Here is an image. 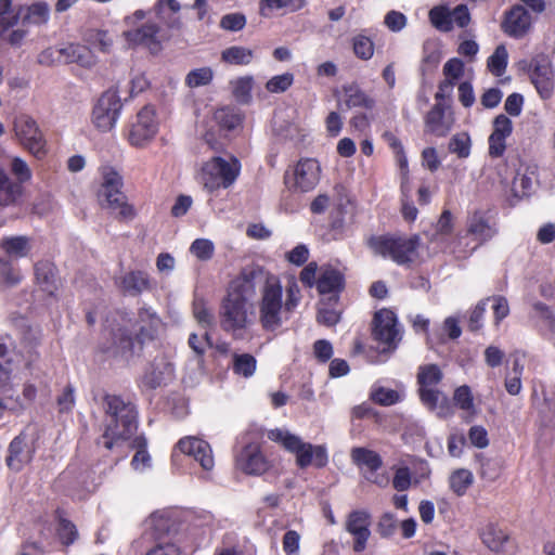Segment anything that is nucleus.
I'll return each instance as SVG.
<instances>
[{"label": "nucleus", "mask_w": 555, "mask_h": 555, "mask_svg": "<svg viewBox=\"0 0 555 555\" xmlns=\"http://www.w3.org/2000/svg\"><path fill=\"white\" fill-rule=\"evenodd\" d=\"M113 343L102 348L103 352H112L114 356L129 358L134 353L137 340L132 338L128 328H118L117 332H111Z\"/></svg>", "instance_id": "7c9ffc66"}, {"label": "nucleus", "mask_w": 555, "mask_h": 555, "mask_svg": "<svg viewBox=\"0 0 555 555\" xmlns=\"http://www.w3.org/2000/svg\"><path fill=\"white\" fill-rule=\"evenodd\" d=\"M320 171L318 160L312 158L299 160L294 171L295 186L301 192L311 191L319 183Z\"/></svg>", "instance_id": "aec40b11"}, {"label": "nucleus", "mask_w": 555, "mask_h": 555, "mask_svg": "<svg viewBox=\"0 0 555 555\" xmlns=\"http://www.w3.org/2000/svg\"><path fill=\"white\" fill-rule=\"evenodd\" d=\"M100 204L103 208L108 209L118 221H130L135 218V209L128 203L125 193L117 194L115 197Z\"/></svg>", "instance_id": "2f4dec72"}, {"label": "nucleus", "mask_w": 555, "mask_h": 555, "mask_svg": "<svg viewBox=\"0 0 555 555\" xmlns=\"http://www.w3.org/2000/svg\"><path fill=\"white\" fill-rule=\"evenodd\" d=\"M193 315L203 327L214 325L215 317L211 310L207 308L206 301L202 298L193 301Z\"/></svg>", "instance_id": "4d7b16f0"}, {"label": "nucleus", "mask_w": 555, "mask_h": 555, "mask_svg": "<svg viewBox=\"0 0 555 555\" xmlns=\"http://www.w3.org/2000/svg\"><path fill=\"white\" fill-rule=\"evenodd\" d=\"M35 278L40 289L49 296H54L61 286L56 267L49 260H40L35 264Z\"/></svg>", "instance_id": "b1692460"}, {"label": "nucleus", "mask_w": 555, "mask_h": 555, "mask_svg": "<svg viewBox=\"0 0 555 555\" xmlns=\"http://www.w3.org/2000/svg\"><path fill=\"white\" fill-rule=\"evenodd\" d=\"M371 513L366 509H354L347 516L345 529L353 537L352 548L356 553H361L366 548L371 537Z\"/></svg>", "instance_id": "ddd939ff"}, {"label": "nucleus", "mask_w": 555, "mask_h": 555, "mask_svg": "<svg viewBox=\"0 0 555 555\" xmlns=\"http://www.w3.org/2000/svg\"><path fill=\"white\" fill-rule=\"evenodd\" d=\"M23 11L22 7L13 8L12 0H0V37L17 24Z\"/></svg>", "instance_id": "ea45409f"}, {"label": "nucleus", "mask_w": 555, "mask_h": 555, "mask_svg": "<svg viewBox=\"0 0 555 555\" xmlns=\"http://www.w3.org/2000/svg\"><path fill=\"white\" fill-rule=\"evenodd\" d=\"M279 288H280V295H279V301H278V309L276 314L273 317L272 320H269L268 323L264 321V319H261V326L264 331L274 332L278 328H280L284 321H287L291 318V314L294 312V310L297 308V306L300 302L301 295H300V288L298 284L293 281L286 286V299L283 301V287L281 284V281L279 280Z\"/></svg>", "instance_id": "9b49d317"}, {"label": "nucleus", "mask_w": 555, "mask_h": 555, "mask_svg": "<svg viewBox=\"0 0 555 555\" xmlns=\"http://www.w3.org/2000/svg\"><path fill=\"white\" fill-rule=\"evenodd\" d=\"M442 377L443 374L437 364H425L418 369L417 383L420 387H435Z\"/></svg>", "instance_id": "37998d69"}, {"label": "nucleus", "mask_w": 555, "mask_h": 555, "mask_svg": "<svg viewBox=\"0 0 555 555\" xmlns=\"http://www.w3.org/2000/svg\"><path fill=\"white\" fill-rule=\"evenodd\" d=\"M470 140L466 133L455 134L449 142V150L457 154L459 157L465 158L469 155Z\"/></svg>", "instance_id": "e2e57ef3"}, {"label": "nucleus", "mask_w": 555, "mask_h": 555, "mask_svg": "<svg viewBox=\"0 0 555 555\" xmlns=\"http://www.w3.org/2000/svg\"><path fill=\"white\" fill-rule=\"evenodd\" d=\"M472 483L473 474L468 469H456L450 476V487L457 495L465 494Z\"/></svg>", "instance_id": "8fccbe9b"}, {"label": "nucleus", "mask_w": 555, "mask_h": 555, "mask_svg": "<svg viewBox=\"0 0 555 555\" xmlns=\"http://www.w3.org/2000/svg\"><path fill=\"white\" fill-rule=\"evenodd\" d=\"M293 74L285 73L269 79L268 82L266 83V88L271 93H281L286 91L293 85Z\"/></svg>", "instance_id": "680f3d73"}, {"label": "nucleus", "mask_w": 555, "mask_h": 555, "mask_svg": "<svg viewBox=\"0 0 555 555\" xmlns=\"http://www.w3.org/2000/svg\"><path fill=\"white\" fill-rule=\"evenodd\" d=\"M15 345L10 335L0 336V384L2 395L8 397L11 392L12 353Z\"/></svg>", "instance_id": "5701e85b"}, {"label": "nucleus", "mask_w": 555, "mask_h": 555, "mask_svg": "<svg viewBox=\"0 0 555 555\" xmlns=\"http://www.w3.org/2000/svg\"><path fill=\"white\" fill-rule=\"evenodd\" d=\"M372 250L383 257H389L400 266H408L417 258L420 247L418 235L412 236H376L369 240Z\"/></svg>", "instance_id": "20e7f679"}, {"label": "nucleus", "mask_w": 555, "mask_h": 555, "mask_svg": "<svg viewBox=\"0 0 555 555\" xmlns=\"http://www.w3.org/2000/svg\"><path fill=\"white\" fill-rule=\"evenodd\" d=\"M257 361L249 353L233 356V372L244 377H250L256 371Z\"/></svg>", "instance_id": "de8ad7c7"}, {"label": "nucleus", "mask_w": 555, "mask_h": 555, "mask_svg": "<svg viewBox=\"0 0 555 555\" xmlns=\"http://www.w3.org/2000/svg\"><path fill=\"white\" fill-rule=\"evenodd\" d=\"M215 120L221 128L233 130L241 125L242 116L234 107H222L215 112Z\"/></svg>", "instance_id": "79ce46f5"}, {"label": "nucleus", "mask_w": 555, "mask_h": 555, "mask_svg": "<svg viewBox=\"0 0 555 555\" xmlns=\"http://www.w3.org/2000/svg\"><path fill=\"white\" fill-rule=\"evenodd\" d=\"M533 189V182L531 177L525 173H517L513 180V191L516 196L524 197L528 196Z\"/></svg>", "instance_id": "69168bd1"}, {"label": "nucleus", "mask_w": 555, "mask_h": 555, "mask_svg": "<svg viewBox=\"0 0 555 555\" xmlns=\"http://www.w3.org/2000/svg\"><path fill=\"white\" fill-rule=\"evenodd\" d=\"M334 192L336 198L330 216V225L335 231H343L346 224V216L353 215V206L343 185L336 184Z\"/></svg>", "instance_id": "412c9836"}, {"label": "nucleus", "mask_w": 555, "mask_h": 555, "mask_svg": "<svg viewBox=\"0 0 555 555\" xmlns=\"http://www.w3.org/2000/svg\"><path fill=\"white\" fill-rule=\"evenodd\" d=\"M300 535L295 530H288L283 535V550L286 555H298Z\"/></svg>", "instance_id": "774afa93"}, {"label": "nucleus", "mask_w": 555, "mask_h": 555, "mask_svg": "<svg viewBox=\"0 0 555 555\" xmlns=\"http://www.w3.org/2000/svg\"><path fill=\"white\" fill-rule=\"evenodd\" d=\"M350 459L359 468H366L372 473L377 472L383 466L382 456L377 452L364 447L352 448Z\"/></svg>", "instance_id": "473e14b6"}, {"label": "nucleus", "mask_w": 555, "mask_h": 555, "mask_svg": "<svg viewBox=\"0 0 555 555\" xmlns=\"http://www.w3.org/2000/svg\"><path fill=\"white\" fill-rule=\"evenodd\" d=\"M345 94L344 105L347 109L354 107H363L372 109L375 106V101L369 96L357 83L343 86Z\"/></svg>", "instance_id": "f704fd0d"}, {"label": "nucleus", "mask_w": 555, "mask_h": 555, "mask_svg": "<svg viewBox=\"0 0 555 555\" xmlns=\"http://www.w3.org/2000/svg\"><path fill=\"white\" fill-rule=\"evenodd\" d=\"M338 300V295H332L319 304L317 313L319 324L334 326L340 321V312L336 309Z\"/></svg>", "instance_id": "e433bc0d"}, {"label": "nucleus", "mask_w": 555, "mask_h": 555, "mask_svg": "<svg viewBox=\"0 0 555 555\" xmlns=\"http://www.w3.org/2000/svg\"><path fill=\"white\" fill-rule=\"evenodd\" d=\"M429 20L435 28L441 31H450L453 28L451 11L444 7H435L429 11Z\"/></svg>", "instance_id": "09e8293b"}, {"label": "nucleus", "mask_w": 555, "mask_h": 555, "mask_svg": "<svg viewBox=\"0 0 555 555\" xmlns=\"http://www.w3.org/2000/svg\"><path fill=\"white\" fill-rule=\"evenodd\" d=\"M0 248L10 257L23 258L30 250V238L25 235L7 236L1 240Z\"/></svg>", "instance_id": "4c0bfd02"}, {"label": "nucleus", "mask_w": 555, "mask_h": 555, "mask_svg": "<svg viewBox=\"0 0 555 555\" xmlns=\"http://www.w3.org/2000/svg\"><path fill=\"white\" fill-rule=\"evenodd\" d=\"M60 54L62 56V64L75 63L90 69L98 63L93 52L87 46L79 43H67L60 47Z\"/></svg>", "instance_id": "4be33fe9"}, {"label": "nucleus", "mask_w": 555, "mask_h": 555, "mask_svg": "<svg viewBox=\"0 0 555 555\" xmlns=\"http://www.w3.org/2000/svg\"><path fill=\"white\" fill-rule=\"evenodd\" d=\"M370 398L372 401L383 406L396 404L400 400V396L396 390L385 387L375 388L371 392Z\"/></svg>", "instance_id": "bf43d9fd"}, {"label": "nucleus", "mask_w": 555, "mask_h": 555, "mask_svg": "<svg viewBox=\"0 0 555 555\" xmlns=\"http://www.w3.org/2000/svg\"><path fill=\"white\" fill-rule=\"evenodd\" d=\"M253 77H240L232 81L233 95L237 102L247 104L251 99Z\"/></svg>", "instance_id": "3c124183"}, {"label": "nucleus", "mask_w": 555, "mask_h": 555, "mask_svg": "<svg viewBox=\"0 0 555 555\" xmlns=\"http://www.w3.org/2000/svg\"><path fill=\"white\" fill-rule=\"evenodd\" d=\"M235 466L246 475L261 476L272 467V464L258 443H248L236 454Z\"/></svg>", "instance_id": "f8f14e48"}, {"label": "nucleus", "mask_w": 555, "mask_h": 555, "mask_svg": "<svg viewBox=\"0 0 555 555\" xmlns=\"http://www.w3.org/2000/svg\"><path fill=\"white\" fill-rule=\"evenodd\" d=\"M159 27L155 24H145L137 29L127 30L124 33L126 40L131 44L146 46L151 50L157 49L163 39L159 36Z\"/></svg>", "instance_id": "bb28decb"}, {"label": "nucleus", "mask_w": 555, "mask_h": 555, "mask_svg": "<svg viewBox=\"0 0 555 555\" xmlns=\"http://www.w3.org/2000/svg\"><path fill=\"white\" fill-rule=\"evenodd\" d=\"M23 185L12 180L0 167V208L18 205L23 196Z\"/></svg>", "instance_id": "c85d7f7f"}, {"label": "nucleus", "mask_w": 555, "mask_h": 555, "mask_svg": "<svg viewBox=\"0 0 555 555\" xmlns=\"http://www.w3.org/2000/svg\"><path fill=\"white\" fill-rule=\"evenodd\" d=\"M103 408L106 415L103 446L111 450L119 440L129 439L138 428V412L134 404L117 395H105Z\"/></svg>", "instance_id": "f03ea898"}, {"label": "nucleus", "mask_w": 555, "mask_h": 555, "mask_svg": "<svg viewBox=\"0 0 555 555\" xmlns=\"http://www.w3.org/2000/svg\"><path fill=\"white\" fill-rule=\"evenodd\" d=\"M398 528V519L392 513H384L376 525V530L383 539L392 537Z\"/></svg>", "instance_id": "13d9d810"}, {"label": "nucleus", "mask_w": 555, "mask_h": 555, "mask_svg": "<svg viewBox=\"0 0 555 555\" xmlns=\"http://www.w3.org/2000/svg\"><path fill=\"white\" fill-rule=\"evenodd\" d=\"M214 72L210 67H201L191 70L185 77V83L190 88L207 86L211 82Z\"/></svg>", "instance_id": "603ef678"}, {"label": "nucleus", "mask_w": 555, "mask_h": 555, "mask_svg": "<svg viewBox=\"0 0 555 555\" xmlns=\"http://www.w3.org/2000/svg\"><path fill=\"white\" fill-rule=\"evenodd\" d=\"M13 128L21 144L34 156L40 159L47 154L44 137L33 117L26 114L15 117Z\"/></svg>", "instance_id": "6e6552de"}, {"label": "nucleus", "mask_w": 555, "mask_h": 555, "mask_svg": "<svg viewBox=\"0 0 555 555\" xmlns=\"http://www.w3.org/2000/svg\"><path fill=\"white\" fill-rule=\"evenodd\" d=\"M508 53L504 44L495 48L492 55L488 59L487 66L496 77L502 76L507 67Z\"/></svg>", "instance_id": "a18cd8bd"}, {"label": "nucleus", "mask_w": 555, "mask_h": 555, "mask_svg": "<svg viewBox=\"0 0 555 555\" xmlns=\"http://www.w3.org/2000/svg\"><path fill=\"white\" fill-rule=\"evenodd\" d=\"M496 232L495 224L483 211H475L467 219V233L480 243L491 240Z\"/></svg>", "instance_id": "393cba45"}, {"label": "nucleus", "mask_w": 555, "mask_h": 555, "mask_svg": "<svg viewBox=\"0 0 555 555\" xmlns=\"http://www.w3.org/2000/svg\"><path fill=\"white\" fill-rule=\"evenodd\" d=\"M345 288L344 274L334 269L325 268L317 280V289L321 295H338Z\"/></svg>", "instance_id": "c756f323"}, {"label": "nucleus", "mask_w": 555, "mask_h": 555, "mask_svg": "<svg viewBox=\"0 0 555 555\" xmlns=\"http://www.w3.org/2000/svg\"><path fill=\"white\" fill-rule=\"evenodd\" d=\"M35 442L25 433L22 431L9 444L5 463L12 470L20 472L25 465L29 464L35 453Z\"/></svg>", "instance_id": "4468645a"}, {"label": "nucleus", "mask_w": 555, "mask_h": 555, "mask_svg": "<svg viewBox=\"0 0 555 555\" xmlns=\"http://www.w3.org/2000/svg\"><path fill=\"white\" fill-rule=\"evenodd\" d=\"M253 59L254 51L242 46H232L221 52V60L231 65H248Z\"/></svg>", "instance_id": "a19ab883"}, {"label": "nucleus", "mask_w": 555, "mask_h": 555, "mask_svg": "<svg viewBox=\"0 0 555 555\" xmlns=\"http://www.w3.org/2000/svg\"><path fill=\"white\" fill-rule=\"evenodd\" d=\"M190 253L201 261H208L215 253L214 243L207 238H196L190 246Z\"/></svg>", "instance_id": "5fc2aeb1"}, {"label": "nucleus", "mask_w": 555, "mask_h": 555, "mask_svg": "<svg viewBox=\"0 0 555 555\" xmlns=\"http://www.w3.org/2000/svg\"><path fill=\"white\" fill-rule=\"evenodd\" d=\"M502 30L509 37L522 38L531 27V16L521 5H514L505 12Z\"/></svg>", "instance_id": "dca6fc26"}, {"label": "nucleus", "mask_w": 555, "mask_h": 555, "mask_svg": "<svg viewBox=\"0 0 555 555\" xmlns=\"http://www.w3.org/2000/svg\"><path fill=\"white\" fill-rule=\"evenodd\" d=\"M530 79L544 100L550 99L554 89V73L545 57H534L530 63Z\"/></svg>", "instance_id": "2eb2a0df"}, {"label": "nucleus", "mask_w": 555, "mask_h": 555, "mask_svg": "<svg viewBox=\"0 0 555 555\" xmlns=\"http://www.w3.org/2000/svg\"><path fill=\"white\" fill-rule=\"evenodd\" d=\"M157 131L156 111L154 106L145 105L139 111L135 121L130 127L128 141L132 146L144 147L154 139Z\"/></svg>", "instance_id": "9d476101"}, {"label": "nucleus", "mask_w": 555, "mask_h": 555, "mask_svg": "<svg viewBox=\"0 0 555 555\" xmlns=\"http://www.w3.org/2000/svg\"><path fill=\"white\" fill-rule=\"evenodd\" d=\"M446 106L437 102L425 116V129L436 137H446L452 128V119L447 118Z\"/></svg>", "instance_id": "a878e982"}, {"label": "nucleus", "mask_w": 555, "mask_h": 555, "mask_svg": "<svg viewBox=\"0 0 555 555\" xmlns=\"http://www.w3.org/2000/svg\"><path fill=\"white\" fill-rule=\"evenodd\" d=\"M160 325L162 320L155 312L145 308L139 310L138 319L132 326L137 332L135 340L139 349H142L144 343L152 341L157 337Z\"/></svg>", "instance_id": "f3484780"}, {"label": "nucleus", "mask_w": 555, "mask_h": 555, "mask_svg": "<svg viewBox=\"0 0 555 555\" xmlns=\"http://www.w3.org/2000/svg\"><path fill=\"white\" fill-rule=\"evenodd\" d=\"M246 25V17L242 13H229L221 17L220 27L229 31H238Z\"/></svg>", "instance_id": "0e129e2a"}, {"label": "nucleus", "mask_w": 555, "mask_h": 555, "mask_svg": "<svg viewBox=\"0 0 555 555\" xmlns=\"http://www.w3.org/2000/svg\"><path fill=\"white\" fill-rule=\"evenodd\" d=\"M372 337L377 343L380 353H391L401 341L396 313L390 309H380L374 313Z\"/></svg>", "instance_id": "423d86ee"}, {"label": "nucleus", "mask_w": 555, "mask_h": 555, "mask_svg": "<svg viewBox=\"0 0 555 555\" xmlns=\"http://www.w3.org/2000/svg\"><path fill=\"white\" fill-rule=\"evenodd\" d=\"M260 288L259 322L263 318L268 323L276 314L280 295L279 276L263 267L250 263L242 268L230 284L228 292L245 300L251 299Z\"/></svg>", "instance_id": "f257e3e1"}, {"label": "nucleus", "mask_w": 555, "mask_h": 555, "mask_svg": "<svg viewBox=\"0 0 555 555\" xmlns=\"http://www.w3.org/2000/svg\"><path fill=\"white\" fill-rule=\"evenodd\" d=\"M241 171L238 159L232 158L231 162L216 156L207 160L201 172V181L206 190L214 192L220 188H230L237 179Z\"/></svg>", "instance_id": "39448f33"}, {"label": "nucleus", "mask_w": 555, "mask_h": 555, "mask_svg": "<svg viewBox=\"0 0 555 555\" xmlns=\"http://www.w3.org/2000/svg\"><path fill=\"white\" fill-rule=\"evenodd\" d=\"M22 281L21 271L9 259L0 258V285L14 287Z\"/></svg>", "instance_id": "c03bdc74"}, {"label": "nucleus", "mask_w": 555, "mask_h": 555, "mask_svg": "<svg viewBox=\"0 0 555 555\" xmlns=\"http://www.w3.org/2000/svg\"><path fill=\"white\" fill-rule=\"evenodd\" d=\"M353 52L361 60H370L374 54L373 41L363 35H358L353 38Z\"/></svg>", "instance_id": "052dcab7"}, {"label": "nucleus", "mask_w": 555, "mask_h": 555, "mask_svg": "<svg viewBox=\"0 0 555 555\" xmlns=\"http://www.w3.org/2000/svg\"><path fill=\"white\" fill-rule=\"evenodd\" d=\"M177 447L184 454L193 456L194 460L201 464L203 469H212L215 463L211 448L206 441L195 437H186L180 439Z\"/></svg>", "instance_id": "6ab92c4d"}, {"label": "nucleus", "mask_w": 555, "mask_h": 555, "mask_svg": "<svg viewBox=\"0 0 555 555\" xmlns=\"http://www.w3.org/2000/svg\"><path fill=\"white\" fill-rule=\"evenodd\" d=\"M248 300L237 297L231 293H227L220 307V326L224 332L232 333L235 338L241 337L251 320L247 310Z\"/></svg>", "instance_id": "0eeeda50"}, {"label": "nucleus", "mask_w": 555, "mask_h": 555, "mask_svg": "<svg viewBox=\"0 0 555 555\" xmlns=\"http://www.w3.org/2000/svg\"><path fill=\"white\" fill-rule=\"evenodd\" d=\"M180 9L177 0H158L154 8L157 17L170 29H179L181 26L178 15Z\"/></svg>", "instance_id": "72a5a7b5"}, {"label": "nucleus", "mask_w": 555, "mask_h": 555, "mask_svg": "<svg viewBox=\"0 0 555 555\" xmlns=\"http://www.w3.org/2000/svg\"><path fill=\"white\" fill-rule=\"evenodd\" d=\"M122 185V177L113 168H105L103 170V182L99 191L100 203L124 193L121 191Z\"/></svg>", "instance_id": "c9c22d12"}, {"label": "nucleus", "mask_w": 555, "mask_h": 555, "mask_svg": "<svg viewBox=\"0 0 555 555\" xmlns=\"http://www.w3.org/2000/svg\"><path fill=\"white\" fill-rule=\"evenodd\" d=\"M120 291L130 296H139L152 288L150 276L141 270L130 271L120 278L118 282Z\"/></svg>", "instance_id": "cd10ccee"}, {"label": "nucleus", "mask_w": 555, "mask_h": 555, "mask_svg": "<svg viewBox=\"0 0 555 555\" xmlns=\"http://www.w3.org/2000/svg\"><path fill=\"white\" fill-rule=\"evenodd\" d=\"M268 438L274 442L281 443L285 450L296 455V464L299 468H306L310 465L317 468L325 467L328 462L326 448L324 446H313L304 442L300 437L291 434L287 430L271 429L268 431Z\"/></svg>", "instance_id": "7ed1b4c3"}, {"label": "nucleus", "mask_w": 555, "mask_h": 555, "mask_svg": "<svg viewBox=\"0 0 555 555\" xmlns=\"http://www.w3.org/2000/svg\"><path fill=\"white\" fill-rule=\"evenodd\" d=\"M122 107L116 90L105 91L98 100L92 112V121L102 132L112 130Z\"/></svg>", "instance_id": "1a4fd4ad"}, {"label": "nucleus", "mask_w": 555, "mask_h": 555, "mask_svg": "<svg viewBox=\"0 0 555 555\" xmlns=\"http://www.w3.org/2000/svg\"><path fill=\"white\" fill-rule=\"evenodd\" d=\"M421 401L429 410H435L438 405L442 392L435 387H420L418 389Z\"/></svg>", "instance_id": "338daca9"}, {"label": "nucleus", "mask_w": 555, "mask_h": 555, "mask_svg": "<svg viewBox=\"0 0 555 555\" xmlns=\"http://www.w3.org/2000/svg\"><path fill=\"white\" fill-rule=\"evenodd\" d=\"M149 527V534L152 539H154L157 543L164 541H171L169 538L170 534V519L164 517L163 515L152 514L146 521Z\"/></svg>", "instance_id": "58836bf2"}, {"label": "nucleus", "mask_w": 555, "mask_h": 555, "mask_svg": "<svg viewBox=\"0 0 555 555\" xmlns=\"http://www.w3.org/2000/svg\"><path fill=\"white\" fill-rule=\"evenodd\" d=\"M57 537L63 545L69 546L78 538L76 526L68 519L61 517L57 526Z\"/></svg>", "instance_id": "6e6d98bb"}, {"label": "nucleus", "mask_w": 555, "mask_h": 555, "mask_svg": "<svg viewBox=\"0 0 555 555\" xmlns=\"http://www.w3.org/2000/svg\"><path fill=\"white\" fill-rule=\"evenodd\" d=\"M482 543L492 552L508 553L512 548V540L505 528L498 522H488L480 530Z\"/></svg>", "instance_id": "a211bd4d"}, {"label": "nucleus", "mask_w": 555, "mask_h": 555, "mask_svg": "<svg viewBox=\"0 0 555 555\" xmlns=\"http://www.w3.org/2000/svg\"><path fill=\"white\" fill-rule=\"evenodd\" d=\"M260 13L267 16L266 9L273 10H287L289 12H296L306 5V0H261Z\"/></svg>", "instance_id": "49530a36"}, {"label": "nucleus", "mask_w": 555, "mask_h": 555, "mask_svg": "<svg viewBox=\"0 0 555 555\" xmlns=\"http://www.w3.org/2000/svg\"><path fill=\"white\" fill-rule=\"evenodd\" d=\"M24 22L44 24L49 17V7L43 2L34 3L25 9Z\"/></svg>", "instance_id": "864d4df0"}]
</instances>
